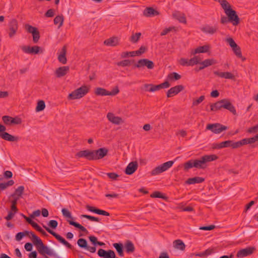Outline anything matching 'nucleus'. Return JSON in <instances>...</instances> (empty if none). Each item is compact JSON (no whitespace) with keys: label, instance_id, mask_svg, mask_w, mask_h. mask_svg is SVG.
Instances as JSON below:
<instances>
[{"label":"nucleus","instance_id":"39","mask_svg":"<svg viewBox=\"0 0 258 258\" xmlns=\"http://www.w3.org/2000/svg\"><path fill=\"white\" fill-rule=\"evenodd\" d=\"M63 17L62 16H57L54 19V23L57 25L58 27L60 28L63 24Z\"/></svg>","mask_w":258,"mask_h":258},{"label":"nucleus","instance_id":"52","mask_svg":"<svg viewBox=\"0 0 258 258\" xmlns=\"http://www.w3.org/2000/svg\"><path fill=\"white\" fill-rule=\"evenodd\" d=\"M195 161L194 160H191L187 162H186L184 165V168L185 170H187L189 168H191L192 167H195L194 165Z\"/></svg>","mask_w":258,"mask_h":258},{"label":"nucleus","instance_id":"16","mask_svg":"<svg viewBox=\"0 0 258 258\" xmlns=\"http://www.w3.org/2000/svg\"><path fill=\"white\" fill-rule=\"evenodd\" d=\"M214 74L221 78L226 79H234V75L230 72H222L219 71H215L213 72Z\"/></svg>","mask_w":258,"mask_h":258},{"label":"nucleus","instance_id":"44","mask_svg":"<svg viewBox=\"0 0 258 258\" xmlns=\"http://www.w3.org/2000/svg\"><path fill=\"white\" fill-rule=\"evenodd\" d=\"M77 244L81 248H86L87 247V242L84 238H80L77 241Z\"/></svg>","mask_w":258,"mask_h":258},{"label":"nucleus","instance_id":"19","mask_svg":"<svg viewBox=\"0 0 258 258\" xmlns=\"http://www.w3.org/2000/svg\"><path fill=\"white\" fill-rule=\"evenodd\" d=\"M253 248L251 247H246L245 248L239 250L236 254L238 257H243L250 255L253 252Z\"/></svg>","mask_w":258,"mask_h":258},{"label":"nucleus","instance_id":"6","mask_svg":"<svg viewBox=\"0 0 258 258\" xmlns=\"http://www.w3.org/2000/svg\"><path fill=\"white\" fill-rule=\"evenodd\" d=\"M208 130L211 131L213 133L219 134L227 129V126L220 123L208 124L206 127Z\"/></svg>","mask_w":258,"mask_h":258},{"label":"nucleus","instance_id":"26","mask_svg":"<svg viewBox=\"0 0 258 258\" xmlns=\"http://www.w3.org/2000/svg\"><path fill=\"white\" fill-rule=\"evenodd\" d=\"M143 14L146 17H150L159 15V12L153 8L149 7L144 10Z\"/></svg>","mask_w":258,"mask_h":258},{"label":"nucleus","instance_id":"41","mask_svg":"<svg viewBox=\"0 0 258 258\" xmlns=\"http://www.w3.org/2000/svg\"><path fill=\"white\" fill-rule=\"evenodd\" d=\"M45 107V102L43 100H40L37 102V106L36 107V111L37 112L41 111Z\"/></svg>","mask_w":258,"mask_h":258},{"label":"nucleus","instance_id":"4","mask_svg":"<svg viewBox=\"0 0 258 258\" xmlns=\"http://www.w3.org/2000/svg\"><path fill=\"white\" fill-rule=\"evenodd\" d=\"M217 159L218 157L216 155H205L199 159L195 160L194 166L197 168L204 169L206 166V163L215 161Z\"/></svg>","mask_w":258,"mask_h":258},{"label":"nucleus","instance_id":"50","mask_svg":"<svg viewBox=\"0 0 258 258\" xmlns=\"http://www.w3.org/2000/svg\"><path fill=\"white\" fill-rule=\"evenodd\" d=\"M25 28L27 30V31L30 33L33 34L37 30V28L33 27L29 24H26L25 26Z\"/></svg>","mask_w":258,"mask_h":258},{"label":"nucleus","instance_id":"53","mask_svg":"<svg viewBox=\"0 0 258 258\" xmlns=\"http://www.w3.org/2000/svg\"><path fill=\"white\" fill-rule=\"evenodd\" d=\"M24 187L23 186H19L15 190V195L20 197L24 191Z\"/></svg>","mask_w":258,"mask_h":258},{"label":"nucleus","instance_id":"11","mask_svg":"<svg viewBox=\"0 0 258 258\" xmlns=\"http://www.w3.org/2000/svg\"><path fill=\"white\" fill-rule=\"evenodd\" d=\"M228 147L233 148V141L227 140L219 143H214L212 145V148L213 149H220Z\"/></svg>","mask_w":258,"mask_h":258},{"label":"nucleus","instance_id":"14","mask_svg":"<svg viewBox=\"0 0 258 258\" xmlns=\"http://www.w3.org/2000/svg\"><path fill=\"white\" fill-rule=\"evenodd\" d=\"M184 87L182 85H177L171 88L167 93L168 97H171L183 90Z\"/></svg>","mask_w":258,"mask_h":258},{"label":"nucleus","instance_id":"17","mask_svg":"<svg viewBox=\"0 0 258 258\" xmlns=\"http://www.w3.org/2000/svg\"><path fill=\"white\" fill-rule=\"evenodd\" d=\"M107 118L109 121L115 124L118 125L123 122L121 118L115 116L113 113L111 112L107 113Z\"/></svg>","mask_w":258,"mask_h":258},{"label":"nucleus","instance_id":"43","mask_svg":"<svg viewBox=\"0 0 258 258\" xmlns=\"http://www.w3.org/2000/svg\"><path fill=\"white\" fill-rule=\"evenodd\" d=\"M141 36V33L140 32L136 33L135 34H133L130 38V40L132 43H136L138 42V41L140 39Z\"/></svg>","mask_w":258,"mask_h":258},{"label":"nucleus","instance_id":"25","mask_svg":"<svg viewBox=\"0 0 258 258\" xmlns=\"http://www.w3.org/2000/svg\"><path fill=\"white\" fill-rule=\"evenodd\" d=\"M86 209L90 212L96 213L99 215H102L107 216L109 215V213H108L107 212L104 210L96 209L95 208L90 206L89 205H87L86 206Z\"/></svg>","mask_w":258,"mask_h":258},{"label":"nucleus","instance_id":"36","mask_svg":"<svg viewBox=\"0 0 258 258\" xmlns=\"http://www.w3.org/2000/svg\"><path fill=\"white\" fill-rule=\"evenodd\" d=\"M247 144H248L247 138L243 139L239 141L236 142H234L233 141V149L238 148Z\"/></svg>","mask_w":258,"mask_h":258},{"label":"nucleus","instance_id":"48","mask_svg":"<svg viewBox=\"0 0 258 258\" xmlns=\"http://www.w3.org/2000/svg\"><path fill=\"white\" fill-rule=\"evenodd\" d=\"M28 234V231H25V232H19L16 235V237H15V239L17 241H20L21 240H22V239L26 235H27Z\"/></svg>","mask_w":258,"mask_h":258},{"label":"nucleus","instance_id":"1","mask_svg":"<svg viewBox=\"0 0 258 258\" xmlns=\"http://www.w3.org/2000/svg\"><path fill=\"white\" fill-rule=\"evenodd\" d=\"M32 237V241L33 244L36 246V248L40 254L45 256L47 255L51 258H59V256L54 250L45 245L41 239L34 234L33 232H30Z\"/></svg>","mask_w":258,"mask_h":258},{"label":"nucleus","instance_id":"60","mask_svg":"<svg viewBox=\"0 0 258 258\" xmlns=\"http://www.w3.org/2000/svg\"><path fill=\"white\" fill-rule=\"evenodd\" d=\"M57 225H58L57 222L54 220H50L48 223V226H49L53 229H55L57 227Z\"/></svg>","mask_w":258,"mask_h":258},{"label":"nucleus","instance_id":"28","mask_svg":"<svg viewBox=\"0 0 258 258\" xmlns=\"http://www.w3.org/2000/svg\"><path fill=\"white\" fill-rule=\"evenodd\" d=\"M66 47L63 46L58 56V59L59 61L62 64H66L67 63V60L66 57Z\"/></svg>","mask_w":258,"mask_h":258},{"label":"nucleus","instance_id":"29","mask_svg":"<svg viewBox=\"0 0 258 258\" xmlns=\"http://www.w3.org/2000/svg\"><path fill=\"white\" fill-rule=\"evenodd\" d=\"M223 108L222 100L210 104V111H216Z\"/></svg>","mask_w":258,"mask_h":258},{"label":"nucleus","instance_id":"5","mask_svg":"<svg viewBox=\"0 0 258 258\" xmlns=\"http://www.w3.org/2000/svg\"><path fill=\"white\" fill-rule=\"evenodd\" d=\"M174 163L173 161H169L157 166L152 170L151 174L156 175L167 170L172 166Z\"/></svg>","mask_w":258,"mask_h":258},{"label":"nucleus","instance_id":"9","mask_svg":"<svg viewBox=\"0 0 258 258\" xmlns=\"http://www.w3.org/2000/svg\"><path fill=\"white\" fill-rule=\"evenodd\" d=\"M21 49L25 53L36 54L39 52L40 47L38 46L31 47L30 46L24 45L21 47Z\"/></svg>","mask_w":258,"mask_h":258},{"label":"nucleus","instance_id":"57","mask_svg":"<svg viewBox=\"0 0 258 258\" xmlns=\"http://www.w3.org/2000/svg\"><path fill=\"white\" fill-rule=\"evenodd\" d=\"M61 212H62V215L65 217L70 218V219L72 218L71 213L68 210H67L66 209H62L61 210Z\"/></svg>","mask_w":258,"mask_h":258},{"label":"nucleus","instance_id":"7","mask_svg":"<svg viewBox=\"0 0 258 258\" xmlns=\"http://www.w3.org/2000/svg\"><path fill=\"white\" fill-rule=\"evenodd\" d=\"M44 228L46 229V230L52 235L55 238L58 240L60 243L63 244L64 245H65L67 248L72 249L73 248L72 245L69 243L68 241H67L62 236L59 235V234H57L56 233L54 232L52 230H51L50 228L48 227H47L45 226H43Z\"/></svg>","mask_w":258,"mask_h":258},{"label":"nucleus","instance_id":"40","mask_svg":"<svg viewBox=\"0 0 258 258\" xmlns=\"http://www.w3.org/2000/svg\"><path fill=\"white\" fill-rule=\"evenodd\" d=\"M17 211V209H13L11 208V210L9 212L8 215L5 217V219L7 221L11 220L14 217Z\"/></svg>","mask_w":258,"mask_h":258},{"label":"nucleus","instance_id":"63","mask_svg":"<svg viewBox=\"0 0 258 258\" xmlns=\"http://www.w3.org/2000/svg\"><path fill=\"white\" fill-rule=\"evenodd\" d=\"M22 120L21 119L18 117H12V120H11V123L12 124H19L21 123Z\"/></svg>","mask_w":258,"mask_h":258},{"label":"nucleus","instance_id":"24","mask_svg":"<svg viewBox=\"0 0 258 258\" xmlns=\"http://www.w3.org/2000/svg\"><path fill=\"white\" fill-rule=\"evenodd\" d=\"M119 38L117 37H112L104 41V44L107 46H115L119 44Z\"/></svg>","mask_w":258,"mask_h":258},{"label":"nucleus","instance_id":"62","mask_svg":"<svg viewBox=\"0 0 258 258\" xmlns=\"http://www.w3.org/2000/svg\"><path fill=\"white\" fill-rule=\"evenodd\" d=\"M226 41L229 44L231 48L234 47L236 45V43L232 38L229 37L226 38Z\"/></svg>","mask_w":258,"mask_h":258},{"label":"nucleus","instance_id":"55","mask_svg":"<svg viewBox=\"0 0 258 258\" xmlns=\"http://www.w3.org/2000/svg\"><path fill=\"white\" fill-rule=\"evenodd\" d=\"M119 92L118 87L117 86L115 87L111 91H108V96H115Z\"/></svg>","mask_w":258,"mask_h":258},{"label":"nucleus","instance_id":"33","mask_svg":"<svg viewBox=\"0 0 258 258\" xmlns=\"http://www.w3.org/2000/svg\"><path fill=\"white\" fill-rule=\"evenodd\" d=\"M124 248L127 253H132L135 251L134 244L131 241H127L124 244Z\"/></svg>","mask_w":258,"mask_h":258},{"label":"nucleus","instance_id":"2","mask_svg":"<svg viewBox=\"0 0 258 258\" xmlns=\"http://www.w3.org/2000/svg\"><path fill=\"white\" fill-rule=\"evenodd\" d=\"M220 4L224 11L225 13L228 16L229 22L233 25H236L239 23V18L236 14V12L231 8V6L226 0H220Z\"/></svg>","mask_w":258,"mask_h":258},{"label":"nucleus","instance_id":"8","mask_svg":"<svg viewBox=\"0 0 258 258\" xmlns=\"http://www.w3.org/2000/svg\"><path fill=\"white\" fill-rule=\"evenodd\" d=\"M135 67L138 68L146 67L149 69H152L154 65L152 61L145 58L140 59L135 64Z\"/></svg>","mask_w":258,"mask_h":258},{"label":"nucleus","instance_id":"56","mask_svg":"<svg viewBox=\"0 0 258 258\" xmlns=\"http://www.w3.org/2000/svg\"><path fill=\"white\" fill-rule=\"evenodd\" d=\"M32 226L33 228H34L36 230L40 232L42 234H44L45 233V231L41 227H40L36 222H34L32 225Z\"/></svg>","mask_w":258,"mask_h":258},{"label":"nucleus","instance_id":"47","mask_svg":"<svg viewBox=\"0 0 258 258\" xmlns=\"http://www.w3.org/2000/svg\"><path fill=\"white\" fill-rule=\"evenodd\" d=\"M179 64L182 66H190L189 60L185 58H180L178 60Z\"/></svg>","mask_w":258,"mask_h":258},{"label":"nucleus","instance_id":"30","mask_svg":"<svg viewBox=\"0 0 258 258\" xmlns=\"http://www.w3.org/2000/svg\"><path fill=\"white\" fill-rule=\"evenodd\" d=\"M173 245L175 249L180 250H183L185 247L184 243L179 239L174 240L173 242Z\"/></svg>","mask_w":258,"mask_h":258},{"label":"nucleus","instance_id":"20","mask_svg":"<svg viewBox=\"0 0 258 258\" xmlns=\"http://www.w3.org/2000/svg\"><path fill=\"white\" fill-rule=\"evenodd\" d=\"M138 168V163L137 162H132L127 166L125 173L127 175H131L133 174Z\"/></svg>","mask_w":258,"mask_h":258},{"label":"nucleus","instance_id":"13","mask_svg":"<svg viewBox=\"0 0 258 258\" xmlns=\"http://www.w3.org/2000/svg\"><path fill=\"white\" fill-rule=\"evenodd\" d=\"M211 47L209 44H206L204 46H199L195 49L191 50L190 53L191 55H195L197 53H206L209 51Z\"/></svg>","mask_w":258,"mask_h":258},{"label":"nucleus","instance_id":"46","mask_svg":"<svg viewBox=\"0 0 258 258\" xmlns=\"http://www.w3.org/2000/svg\"><path fill=\"white\" fill-rule=\"evenodd\" d=\"M205 98V96L202 95L197 99H194L192 103V106H198L199 104H200L202 102H203Z\"/></svg>","mask_w":258,"mask_h":258},{"label":"nucleus","instance_id":"42","mask_svg":"<svg viewBox=\"0 0 258 258\" xmlns=\"http://www.w3.org/2000/svg\"><path fill=\"white\" fill-rule=\"evenodd\" d=\"M189 60V64L190 66H193L195 64H198L201 62V59L198 56H195L192 58H191Z\"/></svg>","mask_w":258,"mask_h":258},{"label":"nucleus","instance_id":"59","mask_svg":"<svg viewBox=\"0 0 258 258\" xmlns=\"http://www.w3.org/2000/svg\"><path fill=\"white\" fill-rule=\"evenodd\" d=\"M33 35V40L34 42L36 43L39 39L40 36L38 30L36 31L34 33L32 34Z\"/></svg>","mask_w":258,"mask_h":258},{"label":"nucleus","instance_id":"58","mask_svg":"<svg viewBox=\"0 0 258 258\" xmlns=\"http://www.w3.org/2000/svg\"><path fill=\"white\" fill-rule=\"evenodd\" d=\"M81 216L83 217L86 218L92 221L97 222H99V218L95 217H93V216H91L87 215H82Z\"/></svg>","mask_w":258,"mask_h":258},{"label":"nucleus","instance_id":"18","mask_svg":"<svg viewBox=\"0 0 258 258\" xmlns=\"http://www.w3.org/2000/svg\"><path fill=\"white\" fill-rule=\"evenodd\" d=\"M70 68L68 66H62L57 68L55 71V74L57 78L63 77L69 71Z\"/></svg>","mask_w":258,"mask_h":258},{"label":"nucleus","instance_id":"31","mask_svg":"<svg viewBox=\"0 0 258 258\" xmlns=\"http://www.w3.org/2000/svg\"><path fill=\"white\" fill-rule=\"evenodd\" d=\"M217 29V27L216 26H211L207 25L203 27L202 30L206 33L213 34L216 32Z\"/></svg>","mask_w":258,"mask_h":258},{"label":"nucleus","instance_id":"15","mask_svg":"<svg viewBox=\"0 0 258 258\" xmlns=\"http://www.w3.org/2000/svg\"><path fill=\"white\" fill-rule=\"evenodd\" d=\"M18 30V23L16 20H13L10 24L9 36L10 38H13L16 34Z\"/></svg>","mask_w":258,"mask_h":258},{"label":"nucleus","instance_id":"32","mask_svg":"<svg viewBox=\"0 0 258 258\" xmlns=\"http://www.w3.org/2000/svg\"><path fill=\"white\" fill-rule=\"evenodd\" d=\"M204 181V178L201 177H195L193 178H188L186 183L188 184H193L195 183H202Z\"/></svg>","mask_w":258,"mask_h":258},{"label":"nucleus","instance_id":"51","mask_svg":"<svg viewBox=\"0 0 258 258\" xmlns=\"http://www.w3.org/2000/svg\"><path fill=\"white\" fill-rule=\"evenodd\" d=\"M232 49L237 56L238 57H241L242 56L240 48L237 44L235 46L232 47Z\"/></svg>","mask_w":258,"mask_h":258},{"label":"nucleus","instance_id":"21","mask_svg":"<svg viewBox=\"0 0 258 258\" xmlns=\"http://www.w3.org/2000/svg\"><path fill=\"white\" fill-rule=\"evenodd\" d=\"M223 108L226 109L230 111L233 114H236V110L235 107L231 104V103L227 99H223Z\"/></svg>","mask_w":258,"mask_h":258},{"label":"nucleus","instance_id":"54","mask_svg":"<svg viewBox=\"0 0 258 258\" xmlns=\"http://www.w3.org/2000/svg\"><path fill=\"white\" fill-rule=\"evenodd\" d=\"M2 120L6 124L10 125L11 124L12 117L8 115L3 116Z\"/></svg>","mask_w":258,"mask_h":258},{"label":"nucleus","instance_id":"61","mask_svg":"<svg viewBox=\"0 0 258 258\" xmlns=\"http://www.w3.org/2000/svg\"><path fill=\"white\" fill-rule=\"evenodd\" d=\"M158 90H159L162 88H167L170 86V84L168 82H165L163 83H161L159 85H157Z\"/></svg>","mask_w":258,"mask_h":258},{"label":"nucleus","instance_id":"23","mask_svg":"<svg viewBox=\"0 0 258 258\" xmlns=\"http://www.w3.org/2000/svg\"><path fill=\"white\" fill-rule=\"evenodd\" d=\"M0 137L9 142H17L19 140V137L12 136L5 132L0 134Z\"/></svg>","mask_w":258,"mask_h":258},{"label":"nucleus","instance_id":"3","mask_svg":"<svg viewBox=\"0 0 258 258\" xmlns=\"http://www.w3.org/2000/svg\"><path fill=\"white\" fill-rule=\"evenodd\" d=\"M89 85H83L80 88L75 90L68 95V98L69 100L79 99L85 96L90 91Z\"/></svg>","mask_w":258,"mask_h":258},{"label":"nucleus","instance_id":"49","mask_svg":"<svg viewBox=\"0 0 258 258\" xmlns=\"http://www.w3.org/2000/svg\"><path fill=\"white\" fill-rule=\"evenodd\" d=\"M151 197L154 198H161L164 199L166 197L159 191H155L151 195Z\"/></svg>","mask_w":258,"mask_h":258},{"label":"nucleus","instance_id":"10","mask_svg":"<svg viewBox=\"0 0 258 258\" xmlns=\"http://www.w3.org/2000/svg\"><path fill=\"white\" fill-rule=\"evenodd\" d=\"M108 150L105 148H100L92 151V160H97L103 158L107 155Z\"/></svg>","mask_w":258,"mask_h":258},{"label":"nucleus","instance_id":"22","mask_svg":"<svg viewBox=\"0 0 258 258\" xmlns=\"http://www.w3.org/2000/svg\"><path fill=\"white\" fill-rule=\"evenodd\" d=\"M76 156L77 158H85L89 160H92V151L89 150L81 151L78 152Z\"/></svg>","mask_w":258,"mask_h":258},{"label":"nucleus","instance_id":"27","mask_svg":"<svg viewBox=\"0 0 258 258\" xmlns=\"http://www.w3.org/2000/svg\"><path fill=\"white\" fill-rule=\"evenodd\" d=\"M174 18L177 19L179 22L185 24L186 22V18L184 15L179 12H174L172 14Z\"/></svg>","mask_w":258,"mask_h":258},{"label":"nucleus","instance_id":"12","mask_svg":"<svg viewBox=\"0 0 258 258\" xmlns=\"http://www.w3.org/2000/svg\"><path fill=\"white\" fill-rule=\"evenodd\" d=\"M97 254L102 258H115V253L112 250H105L100 248L98 250Z\"/></svg>","mask_w":258,"mask_h":258},{"label":"nucleus","instance_id":"38","mask_svg":"<svg viewBox=\"0 0 258 258\" xmlns=\"http://www.w3.org/2000/svg\"><path fill=\"white\" fill-rule=\"evenodd\" d=\"M217 63V61L213 58L211 59H206L203 61L201 62L200 64L201 65H204L205 67H208L211 66L213 64H216Z\"/></svg>","mask_w":258,"mask_h":258},{"label":"nucleus","instance_id":"64","mask_svg":"<svg viewBox=\"0 0 258 258\" xmlns=\"http://www.w3.org/2000/svg\"><path fill=\"white\" fill-rule=\"evenodd\" d=\"M258 132V124L248 128L247 132L249 133H255Z\"/></svg>","mask_w":258,"mask_h":258},{"label":"nucleus","instance_id":"34","mask_svg":"<svg viewBox=\"0 0 258 258\" xmlns=\"http://www.w3.org/2000/svg\"><path fill=\"white\" fill-rule=\"evenodd\" d=\"M157 85H154L151 84H146L144 85L145 91L147 92H153L158 91Z\"/></svg>","mask_w":258,"mask_h":258},{"label":"nucleus","instance_id":"35","mask_svg":"<svg viewBox=\"0 0 258 258\" xmlns=\"http://www.w3.org/2000/svg\"><path fill=\"white\" fill-rule=\"evenodd\" d=\"M113 247L116 250L118 255L120 256H123L124 255L123 251V244L121 243H114L113 244Z\"/></svg>","mask_w":258,"mask_h":258},{"label":"nucleus","instance_id":"45","mask_svg":"<svg viewBox=\"0 0 258 258\" xmlns=\"http://www.w3.org/2000/svg\"><path fill=\"white\" fill-rule=\"evenodd\" d=\"M181 78V76L178 74L177 73L173 72L169 74L168 76V79L169 80H178Z\"/></svg>","mask_w":258,"mask_h":258},{"label":"nucleus","instance_id":"37","mask_svg":"<svg viewBox=\"0 0 258 258\" xmlns=\"http://www.w3.org/2000/svg\"><path fill=\"white\" fill-rule=\"evenodd\" d=\"M95 94L97 96H108V91L104 88L97 87L95 90Z\"/></svg>","mask_w":258,"mask_h":258}]
</instances>
